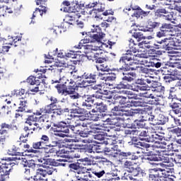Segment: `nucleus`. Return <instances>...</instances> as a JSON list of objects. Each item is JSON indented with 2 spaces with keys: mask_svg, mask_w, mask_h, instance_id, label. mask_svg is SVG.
Masks as SVG:
<instances>
[{
  "mask_svg": "<svg viewBox=\"0 0 181 181\" xmlns=\"http://www.w3.org/2000/svg\"><path fill=\"white\" fill-rule=\"evenodd\" d=\"M94 100H97V95H93V98L88 97L85 99L81 104L82 107L90 110L91 105L93 104L94 105Z\"/></svg>",
  "mask_w": 181,
  "mask_h": 181,
  "instance_id": "nucleus-29",
  "label": "nucleus"
},
{
  "mask_svg": "<svg viewBox=\"0 0 181 181\" xmlns=\"http://www.w3.org/2000/svg\"><path fill=\"white\" fill-rule=\"evenodd\" d=\"M173 132L177 134V136H181V129L180 128L173 129Z\"/></svg>",
  "mask_w": 181,
  "mask_h": 181,
  "instance_id": "nucleus-64",
  "label": "nucleus"
},
{
  "mask_svg": "<svg viewBox=\"0 0 181 181\" xmlns=\"http://www.w3.org/2000/svg\"><path fill=\"white\" fill-rule=\"evenodd\" d=\"M45 146L41 141L35 142L33 144V148L34 149H43Z\"/></svg>",
  "mask_w": 181,
  "mask_h": 181,
  "instance_id": "nucleus-54",
  "label": "nucleus"
},
{
  "mask_svg": "<svg viewBox=\"0 0 181 181\" xmlns=\"http://www.w3.org/2000/svg\"><path fill=\"white\" fill-rule=\"evenodd\" d=\"M54 87L57 88L59 94H62L64 95V92L66 91V83H55L52 84Z\"/></svg>",
  "mask_w": 181,
  "mask_h": 181,
  "instance_id": "nucleus-35",
  "label": "nucleus"
},
{
  "mask_svg": "<svg viewBox=\"0 0 181 181\" xmlns=\"http://www.w3.org/2000/svg\"><path fill=\"white\" fill-rule=\"evenodd\" d=\"M165 21H170L171 23L175 24L176 23L175 22V16L173 15V13H168L165 15L163 16Z\"/></svg>",
  "mask_w": 181,
  "mask_h": 181,
  "instance_id": "nucleus-48",
  "label": "nucleus"
},
{
  "mask_svg": "<svg viewBox=\"0 0 181 181\" xmlns=\"http://www.w3.org/2000/svg\"><path fill=\"white\" fill-rule=\"evenodd\" d=\"M6 135H8V130L5 129H0V142H4L6 139Z\"/></svg>",
  "mask_w": 181,
  "mask_h": 181,
  "instance_id": "nucleus-50",
  "label": "nucleus"
},
{
  "mask_svg": "<svg viewBox=\"0 0 181 181\" xmlns=\"http://www.w3.org/2000/svg\"><path fill=\"white\" fill-rule=\"evenodd\" d=\"M54 132L56 136H59L60 138H66L70 130L74 132V134H80L81 131V127L86 128V129H104L103 125L98 124L97 123H88L87 121H81L80 123H75L72 125L67 126V124L61 122L54 125Z\"/></svg>",
  "mask_w": 181,
  "mask_h": 181,
  "instance_id": "nucleus-6",
  "label": "nucleus"
},
{
  "mask_svg": "<svg viewBox=\"0 0 181 181\" xmlns=\"http://www.w3.org/2000/svg\"><path fill=\"white\" fill-rule=\"evenodd\" d=\"M39 165L43 168H38L35 171L34 180L35 181H47L46 176L47 175H53V172H57L56 167L53 166V159L50 158H39Z\"/></svg>",
  "mask_w": 181,
  "mask_h": 181,
  "instance_id": "nucleus-7",
  "label": "nucleus"
},
{
  "mask_svg": "<svg viewBox=\"0 0 181 181\" xmlns=\"http://www.w3.org/2000/svg\"><path fill=\"white\" fill-rule=\"evenodd\" d=\"M125 135H136V127H134V124L124 130Z\"/></svg>",
  "mask_w": 181,
  "mask_h": 181,
  "instance_id": "nucleus-42",
  "label": "nucleus"
},
{
  "mask_svg": "<svg viewBox=\"0 0 181 181\" xmlns=\"http://www.w3.org/2000/svg\"><path fill=\"white\" fill-rule=\"evenodd\" d=\"M16 160L18 163L22 165L24 168V173L25 175H29L30 173V169H35L36 164L33 160H28L24 156H18L16 157Z\"/></svg>",
  "mask_w": 181,
  "mask_h": 181,
  "instance_id": "nucleus-19",
  "label": "nucleus"
},
{
  "mask_svg": "<svg viewBox=\"0 0 181 181\" xmlns=\"http://www.w3.org/2000/svg\"><path fill=\"white\" fill-rule=\"evenodd\" d=\"M78 83V91H83V93H86V89L87 88V87H88L90 86V84L88 83V82L86 81V78H81Z\"/></svg>",
  "mask_w": 181,
  "mask_h": 181,
  "instance_id": "nucleus-31",
  "label": "nucleus"
},
{
  "mask_svg": "<svg viewBox=\"0 0 181 181\" xmlns=\"http://www.w3.org/2000/svg\"><path fill=\"white\" fill-rule=\"evenodd\" d=\"M69 168L73 170H76V173L81 172V169H83V168L80 167L78 163H71L69 165Z\"/></svg>",
  "mask_w": 181,
  "mask_h": 181,
  "instance_id": "nucleus-49",
  "label": "nucleus"
},
{
  "mask_svg": "<svg viewBox=\"0 0 181 181\" xmlns=\"http://www.w3.org/2000/svg\"><path fill=\"white\" fill-rule=\"evenodd\" d=\"M91 172H93L91 168L88 169L86 167H82L81 171L75 175L76 181H92L94 179V176Z\"/></svg>",
  "mask_w": 181,
  "mask_h": 181,
  "instance_id": "nucleus-20",
  "label": "nucleus"
},
{
  "mask_svg": "<svg viewBox=\"0 0 181 181\" xmlns=\"http://www.w3.org/2000/svg\"><path fill=\"white\" fill-rule=\"evenodd\" d=\"M105 173V171H92L93 176H96L97 177H102V176H104V174Z\"/></svg>",
  "mask_w": 181,
  "mask_h": 181,
  "instance_id": "nucleus-60",
  "label": "nucleus"
},
{
  "mask_svg": "<svg viewBox=\"0 0 181 181\" xmlns=\"http://www.w3.org/2000/svg\"><path fill=\"white\" fill-rule=\"evenodd\" d=\"M82 78H86L89 84H93L97 82V75L94 74L84 73V74L82 75Z\"/></svg>",
  "mask_w": 181,
  "mask_h": 181,
  "instance_id": "nucleus-30",
  "label": "nucleus"
},
{
  "mask_svg": "<svg viewBox=\"0 0 181 181\" xmlns=\"http://www.w3.org/2000/svg\"><path fill=\"white\" fill-rule=\"evenodd\" d=\"M136 70L139 73H144V74H149L151 73V69H148L144 66H138Z\"/></svg>",
  "mask_w": 181,
  "mask_h": 181,
  "instance_id": "nucleus-47",
  "label": "nucleus"
},
{
  "mask_svg": "<svg viewBox=\"0 0 181 181\" xmlns=\"http://www.w3.org/2000/svg\"><path fill=\"white\" fill-rule=\"evenodd\" d=\"M132 104L134 107H144V103L139 100H135L132 102Z\"/></svg>",
  "mask_w": 181,
  "mask_h": 181,
  "instance_id": "nucleus-63",
  "label": "nucleus"
},
{
  "mask_svg": "<svg viewBox=\"0 0 181 181\" xmlns=\"http://www.w3.org/2000/svg\"><path fill=\"white\" fill-rule=\"evenodd\" d=\"M115 91L116 93H118L117 94L113 96V100L116 103H119V105L118 106H114L113 108L111 110V112L114 115H119L120 117H134V115H136V114H141L142 112V109H134V110H126L125 107H128L129 104H127L128 99L129 97L128 96H124L121 94H125L126 95H132L131 92L127 90H119L120 89H117L115 88V85L114 86ZM128 97V98H127Z\"/></svg>",
  "mask_w": 181,
  "mask_h": 181,
  "instance_id": "nucleus-5",
  "label": "nucleus"
},
{
  "mask_svg": "<svg viewBox=\"0 0 181 181\" xmlns=\"http://www.w3.org/2000/svg\"><path fill=\"white\" fill-rule=\"evenodd\" d=\"M91 8H94L95 9L83 11H81V13H76V18H83L84 16H88V15H93V16H94V14H95V11H98V12H104V11H105V4L95 1L93 3H90L86 6V9H91Z\"/></svg>",
  "mask_w": 181,
  "mask_h": 181,
  "instance_id": "nucleus-12",
  "label": "nucleus"
},
{
  "mask_svg": "<svg viewBox=\"0 0 181 181\" xmlns=\"http://www.w3.org/2000/svg\"><path fill=\"white\" fill-rule=\"evenodd\" d=\"M45 112L46 114H53L51 115L52 121L56 119V117H60L63 115L64 112H69V108L62 109L60 105L57 104H49L47 105L45 108L40 110L41 112L37 113V115H42V112Z\"/></svg>",
  "mask_w": 181,
  "mask_h": 181,
  "instance_id": "nucleus-9",
  "label": "nucleus"
},
{
  "mask_svg": "<svg viewBox=\"0 0 181 181\" xmlns=\"http://www.w3.org/2000/svg\"><path fill=\"white\" fill-rule=\"evenodd\" d=\"M156 49H165V50H172L175 49V41L170 40L168 38L157 41L154 43Z\"/></svg>",
  "mask_w": 181,
  "mask_h": 181,
  "instance_id": "nucleus-22",
  "label": "nucleus"
},
{
  "mask_svg": "<svg viewBox=\"0 0 181 181\" xmlns=\"http://www.w3.org/2000/svg\"><path fill=\"white\" fill-rule=\"evenodd\" d=\"M91 33H95L92 35L93 40H95L93 42L90 44H87L88 41L87 40H82L79 42V45H76V49H83L85 50V53L86 54V57L88 60H97L98 63H103V60L100 58V54H103V43L101 41L105 34L103 33L101 31V28L99 25H93L91 30Z\"/></svg>",
  "mask_w": 181,
  "mask_h": 181,
  "instance_id": "nucleus-2",
  "label": "nucleus"
},
{
  "mask_svg": "<svg viewBox=\"0 0 181 181\" xmlns=\"http://www.w3.org/2000/svg\"><path fill=\"white\" fill-rule=\"evenodd\" d=\"M103 127V129H95V133L93 132L92 136L93 139H95V142L96 144H105L107 145V148H105V152H107V155L112 159H117V160H119V156L122 158H129V156H132V153L128 152H122L118 148V143H117V140H114L112 139H107V141H105V135L104 134H101L100 132H97V131H108V129H105V127L104 124H100ZM97 132V133H95Z\"/></svg>",
  "mask_w": 181,
  "mask_h": 181,
  "instance_id": "nucleus-4",
  "label": "nucleus"
},
{
  "mask_svg": "<svg viewBox=\"0 0 181 181\" xmlns=\"http://www.w3.org/2000/svg\"><path fill=\"white\" fill-rule=\"evenodd\" d=\"M100 80L105 81V84H107V81H114L115 76H110L108 74H101L100 76Z\"/></svg>",
  "mask_w": 181,
  "mask_h": 181,
  "instance_id": "nucleus-40",
  "label": "nucleus"
},
{
  "mask_svg": "<svg viewBox=\"0 0 181 181\" xmlns=\"http://www.w3.org/2000/svg\"><path fill=\"white\" fill-rule=\"evenodd\" d=\"M27 83L30 84L31 86H30V91L31 93H37L39 91V84L40 82L39 80H36V78L35 76H30L27 79Z\"/></svg>",
  "mask_w": 181,
  "mask_h": 181,
  "instance_id": "nucleus-26",
  "label": "nucleus"
},
{
  "mask_svg": "<svg viewBox=\"0 0 181 181\" xmlns=\"http://www.w3.org/2000/svg\"><path fill=\"white\" fill-rule=\"evenodd\" d=\"M35 129H36V127H25L24 132L20 136L21 141H22V139H23V138H27V136H29V135H30V134H33V131H35Z\"/></svg>",
  "mask_w": 181,
  "mask_h": 181,
  "instance_id": "nucleus-34",
  "label": "nucleus"
},
{
  "mask_svg": "<svg viewBox=\"0 0 181 181\" xmlns=\"http://www.w3.org/2000/svg\"><path fill=\"white\" fill-rule=\"evenodd\" d=\"M117 71L120 75V78L122 81L119 83L115 85V88L117 90H125L131 89L133 91H136L137 93H147L149 90V86L145 83V79H138L136 83L133 86H131L128 83L134 81L136 77V74L134 72H128V67L122 66L117 69Z\"/></svg>",
  "mask_w": 181,
  "mask_h": 181,
  "instance_id": "nucleus-3",
  "label": "nucleus"
},
{
  "mask_svg": "<svg viewBox=\"0 0 181 181\" xmlns=\"http://www.w3.org/2000/svg\"><path fill=\"white\" fill-rule=\"evenodd\" d=\"M46 8L44 7H41V8H36L35 11H34L33 14V18L32 19H33V18H36L37 15H40V16H43V13H46Z\"/></svg>",
  "mask_w": 181,
  "mask_h": 181,
  "instance_id": "nucleus-43",
  "label": "nucleus"
},
{
  "mask_svg": "<svg viewBox=\"0 0 181 181\" xmlns=\"http://www.w3.org/2000/svg\"><path fill=\"white\" fill-rule=\"evenodd\" d=\"M56 156L66 158L68 160L80 158V154L77 153V144H71L69 148L57 151Z\"/></svg>",
  "mask_w": 181,
  "mask_h": 181,
  "instance_id": "nucleus-13",
  "label": "nucleus"
},
{
  "mask_svg": "<svg viewBox=\"0 0 181 181\" xmlns=\"http://www.w3.org/2000/svg\"><path fill=\"white\" fill-rule=\"evenodd\" d=\"M64 8H61V11H63L64 12H68L69 13H75L74 15V18H77V13H81V11H78L77 9L74 8L73 7H69L70 6V2L69 1H64ZM78 19H80V18H78Z\"/></svg>",
  "mask_w": 181,
  "mask_h": 181,
  "instance_id": "nucleus-28",
  "label": "nucleus"
},
{
  "mask_svg": "<svg viewBox=\"0 0 181 181\" xmlns=\"http://www.w3.org/2000/svg\"><path fill=\"white\" fill-rule=\"evenodd\" d=\"M52 30L53 33H55V35H57V33H62V28L59 26H54Z\"/></svg>",
  "mask_w": 181,
  "mask_h": 181,
  "instance_id": "nucleus-62",
  "label": "nucleus"
},
{
  "mask_svg": "<svg viewBox=\"0 0 181 181\" xmlns=\"http://www.w3.org/2000/svg\"><path fill=\"white\" fill-rule=\"evenodd\" d=\"M135 138H133L132 139V142H129V144H132L134 146V148H136L139 149L137 151V153H145L146 152H148L149 151V148H151V145L144 142V141H135Z\"/></svg>",
  "mask_w": 181,
  "mask_h": 181,
  "instance_id": "nucleus-24",
  "label": "nucleus"
},
{
  "mask_svg": "<svg viewBox=\"0 0 181 181\" xmlns=\"http://www.w3.org/2000/svg\"><path fill=\"white\" fill-rule=\"evenodd\" d=\"M69 95L71 100H76V103H73V105L77 107V105H81V96L78 93H76V88H65L64 95Z\"/></svg>",
  "mask_w": 181,
  "mask_h": 181,
  "instance_id": "nucleus-23",
  "label": "nucleus"
},
{
  "mask_svg": "<svg viewBox=\"0 0 181 181\" xmlns=\"http://www.w3.org/2000/svg\"><path fill=\"white\" fill-rule=\"evenodd\" d=\"M20 107H18V109L16 110L17 112H23L24 111L26 112V100H20Z\"/></svg>",
  "mask_w": 181,
  "mask_h": 181,
  "instance_id": "nucleus-45",
  "label": "nucleus"
},
{
  "mask_svg": "<svg viewBox=\"0 0 181 181\" xmlns=\"http://www.w3.org/2000/svg\"><path fill=\"white\" fill-rule=\"evenodd\" d=\"M25 94V89H21V90H14L11 92V95L18 97V95H23Z\"/></svg>",
  "mask_w": 181,
  "mask_h": 181,
  "instance_id": "nucleus-51",
  "label": "nucleus"
},
{
  "mask_svg": "<svg viewBox=\"0 0 181 181\" xmlns=\"http://www.w3.org/2000/svg\"><path fill=\"white\" fill-rule=\"evenodd\" d=\"M13 166V163L10 161L2 160L0 162V181H5L8 179V175L12 168Z\"/></svg>",
  "mask_w": 181,
  "mask_h": 181,
  "instance_id": "nucleus-17",
  "label": "nucleus"
},
{
  "mask_svg": "<svg viewBox=\"0 0 181 181\" xmlns=\"http://www.w3.org/2000/svg\"><path fill=\"white\" fill-rule=\"evenodd\" d=\"M123 168L125 170L128 171L129 173H132L133 177H145L146 176V172L142 170L140 167L136 165V163L131 160H125L123 163Z\"/></svg>",
  "mask_w": 181,
  "mask_h": 181,
  "instance_id": "nucleus-11",
  "label": "nucleus"
},
{
  "mask_svg": "<svg viewBox=\"0 0 181 181\" xmlns=\"http://www.w3.org/2000/svg\"><path fill=\"white\" fill-rule=\"evenodd\" d=\"M8 45H13V43H16V42H19V38L16 37H12V36H8Z\"/></svg>",
  "mask_w": 181,
  "mask_h": 181,
  "instance_id": "nucleus-53",
  "label": "nucleus"
},
{
  "mask_svg": "<svg viewBox=\"0 0 181 181\" xmlns=\"http://www.w3.org/2000/svg\"><path fill=\"white\" fill-rule=\"evenodd\" d=\"M170 124L172 128L179 127V125H180V119L173 116H171V118L170 119Z\"/></svg>",
  "mask_w": 181,
  "mask_h": 181,
  "instance_id": "nucleus-41",
  "label": "nucleus"
},
{
  "mask_svg": "<svg viewBox=\"0 0 181 181\" xmlns=\"http://www.w3.org/2000/svg\"><path fill=\"white\" fill-rule=\"evenodd\" d=\"M49 136H47V135H42L41 136L40 142H42V145L45 146V144H49Z\"/></svg>",
  "mask_w": 181,
  "mask_h": 181,
  "instance_id": "nucleus-61",
  "label": "nucleus"
},
{
  "mask_svg": "<svg viewBox=\"0 0 181 181\" xmlns=\"http://www.w3.org/2000/svg\"><path fill=\"white\" fill-rule=\"evenodd\" d=\"M76 107V108L72 110L73 114H75L74 117H77V118H79L80 121H86V110L83 108H80V105Z\"/></svg>",
  "mask_w": 181,
  "mask_h": 181,
  "instance_id": "nucleus-27",
  "label": "nucleus"
},
{
  "mask_svg": "<svg viewBox=\"0 0 181 181\" xmlns=\"http://www.w3.org/2000/svg\"><path fill=\"white\" fill-rule=\"evenodd\" d=\"M76 146H77V148H76L77 152H83L86 155H88V153H94V147H93L92 148L84 147L78 150V146L76 145Z\"/></svg>",
  "mask_w": 181,
  "mask_h": 181,
  "instance_id": "nucleus-44",
  "label": "nucleus"
},
{
  "mask_svg": "<svg viewBox=\"0 0 181 181\" xmlns=\"http://www.w3.org/2000/svg\"><path fill=\"white\" fill-rule=\"evenodd\" d=\"M163 80L165 83H170V81H175V80H176V76L172 74H168L163 76Z\"/></svg>",
  "mask_w": 181,
  "mask_h": 181,
  "instance_id": "nucleus-46",
  "label": "nucleus"
},
{
  "mask_svg": "<svg viewBox=\"0 0 181 181\" xmlns=\"http://www.w3.org/2000/svg\"><path fill=\"white\" fill-rule=\"evenodd\" d=\"M129 42V49L127 50V52L121 57L119 62L124 63L128 66V62H132L135 59V53L138 52V47L141 49H151V45L146 41H143L139 42L138 44L135 43V40L130 39Z\"/></svg>",
  "mask_w": 181,
  "mask_h": 181,
  "instance_id": "nucleus-8",
  "label": "nucleus"
},
{
  "mask_svg": "<svg viewBox=\"0 0 181 181\" xmlns=\"http://www.w3.org/2000/svg\"><path fill=\"white\" fill-rule=\"evenodd\" d=\"M135 128H144L145 127V123L142 121H135L133 125Z\"/></svg>",
  "mask_w": 181,
  "mask_h": 181,
  "instance_id": "nucleus-57",
  "label": "nucleus"
},
{
  "mask_svg": "<svg viewBox=\"0 0 181 181\" xmlns=\"http://www.w3.org/2000/svg\"><path fill=\"white\" fill-rule=\"evenodd\" d=\"M71 75L72 76V78L75 80L76 81H78L81 78H83V76H78V74H77V71H71Z\"/></svg>",
  "mask_w": 181,
  "mask_h": 181,
  "instance_id": "nucleus-55",
  "label": "nucleus"
},
{
  "mask_svg": "<svg viewBox=\"0 0 181 181\" xmlns=\"http://www.w3.org/2000/svg\"><path fill=\"white\" fill-rule=\"evenodd\" d=\"M50 57L49 59H51ZM52 60L57 59L59 63L62 62V59H76V54L73 51L65 52L62 50H59L57 48L54 57L52 58Z\"/></svg>",
  "mask_w": 181,
  "mask_h": 181,
  "instance_id": "nucleus-21",
  "label": "nucleus"
},
{
  "mask_svg": "<svg viewBox=\"0 0 181 181\" xmlns=\"http://www.w3.org/2000/svg\"><path fill=\"white\" fill-rule=\"evenodd\" d=\"M37 121V117H36L35 115H31L27 118L25 121V124H28L30 127H32V125H33V127H36L37 128H39V124L36 122Z\"/></svg>",
  "mask_w": 181,
  "mask_h": 181,
  "instance_id": "nucleus-32",
  "label": "nucleus"
},
{
  "mask_svg": "<svg viewBox=\"0 0 181 181\" xmlns=\"http://www.w3.org/2000/svg\"><path fill=\"white\" fill-rule=\"evenodd\" d=\"M4 43H5L4 39L0 37V54L8 53V52H9V49H11V47L8 45H4Z\"/></svg>",
  "mask_w": 181,
  "mask_h": 181,
  "instance_id": "nucleus-37",
  "label": "nucleus"
},
{
  "mask_svg": "<svg viewBox=\"0 0 181 181\" xmlns=\"http://www.w3.org/2000/svg\"><path fill=\"white\" fill-rule=\"evenodd\" d=\"M160 29L163 30L165 33V34L172 36V30H173V28L172 27V25L164 23L160 27Z\"/></svg>",
  "mask_w": 181,
  "mask_h": 181,
  "instance_id": "nucleus-38",
  "label": "nucleus"
},
{
  "mask_svg": "<svg viewBox=\"0 0 181 181\" xmlns=\"http://www.w3.org/2000/svg\"><path fill=\"white\" fill-rule=\"evenodd\" d=\"M170 108H172L173 112L176 115L181 117V104L177 103H174L170 105Z\"/></svg>",
  "mask_w": 181,
  "mask_h": 181,
  "instance_id": "nucleus-33",
  "label": "nucleus"
},
{
  "mask_svg": "<svg viewBox=\"0 0 181 181\" xmlns=\"http://www.w3.org/2000/svg\"><path fill=\"white\" fill-rule=\"evenodd\" d=\"M172 158L168 154L164 153L160 155L152 154L150 156H145L143 157V160H146L147 163L153 165V166H161L163 168H154L149 170L150 173L152 172H157L155 174H150L148 176V180L150 181H175L176 177L170 175V168L173 166L172 162H170Z\"/></svg>",
  "mask_w": 181,
  "mask_h": 181,
  "instance_id": "nucleus-1",
  "label": "nucleus"
},
{
  "mask_svg": "<svg viewBox=\"0 0 181 181\" xmlns=\"http://www.w3.org/2000/svg\"><path fill=\"white\" fill-rule=\"evenodd\" d=\"M136 32L134 33V31L130 30L129 33L132 34V36L136 40V42H141L143 39H145L144 37V34L142 33L136 31V29H135Z\"/></svg>",
  "mask_w": 181,
  "mask_h": 181,
  "instance_id": "nucleus-36",
  "label": "nucleus"
},
{
  "mask_svg": "<svg viewBox=\"0 0 181 181\" xmlns=\"http://www.w3.org/2000/svg\"><path fill=\"white\" fill-rule=\"evenodd\" d=\"M148 67H156V69H159L160 66H162V64L160 62H149V64L147 65Z\"/></svg>",
  "mask_w": 181,
  "mask_h": 181,
  "instance_id": "nucleus-59",
  "label": "nucleus"
},
{
  "mask_svg": "<svg viewBox=\"0 0 181 181\" xmlns=\"http://www.w3.org/2000/svg\"><path fill=\"white\" fill-rule=\"evenodd\" d=\"M147 142L154 143L155 148H158V149H165L160 151V152H166V149L168 151H172L173 148L172 147V144H168L165 141H162L163 139V136L159 135L158 133H153V134L150 135V138H147Z\"/></svg>",
  "mask_w": 181,
  "mask_h": 181,
  "instance_id": "nucleus-10",
  "label": "nucleus"
},
{
  "mask_svg": "<svg viewBox=\"0 0 181 181\" xmlns=\"http://www.w3.org/2000/svg\"><path fill=\"white\" fill-rule=\"evenodd\" d=\"M63 71H64V69H59V76L57 78H53L51 81V84L63 83L65 84V88H76V81L73 79H67L66 74Z\"/></svg>",
  "mask_w": 181,
  "mask_h": 181,
  "instance_id": "nucleus-15",
  "label": "nucleus"
},
{
  "mask_svg": "<svg viewBox=\"0 0 181 181\" xmlns=\"http://www.w3.org/2000/svg\"><path fill=\"white\" fill-rule=\"evenodd\" d=\"M86 129L88 130L87 132H83L81 130V132L78 133V135L82 138H88V136H91V134H93V132L95 133V129L90 128Z\"/></svg>",
  "mask_w": 181,
  "mask_h": 181,
  "instance_id": "nucleus-39",
  "label": "nucleus"
},
{
  "mask_svg": "<svg viewBox=\"0 0 181 181\" xmlns=\"http://www.w3.org/2000/svg\"><path fill=\"white\" fill-rule=\"evenodd\" d=\"M110 98L107 94L103 95H96V99L94 101V105H95V108L97 111L101 114V112H105L107 111V105H105L103 101H105L106 104L109 105L110 108L111 107H114V103H111V100H109Z\"/></svg>",
  "mask_w": 181,
  "mask_h": 181,
  "instance_id": "nucleus-14",
  "label": "nucleus"
},
{
  "mask_svg": "<svg viewBox=\"0 0 181 181\" xmlns=\"http://www.w3.org/2000/svg\"><path fill=\"white\" fill-rule=\"evenodd\" d=\"M92 112H94L90 113V118L93 121H100V119H103V117H106L105 121L108 122L110 125H118V118L117 117L112 118V117L108 115L95 112L94 110H92Z\"/></svg>",
  "mask_w": 181,
  "mask_h": 181,
  "instance_id": "nucleus-16",
  "label": "nucleus"
},
{
  "mask_svg": "<svg viewBox=\"0 0 181 181\" xmlns=\"http://www.w3.org/2000/svg\"><path fill=\"white\" fill-rule=\"evenodd\" d=\"M153 93H149L147 92L139 93V97H144L145 98H151L157 101L158 98L156 97H162L165 94V87L161 86L156 88V89H152Z\"/></svg>",
  "mask_w": 181,
  "mask_h": 181,
  "instance_id": "nucleus-18",
  "label": "nucleus"
},
{
  "mask_svg": "<svg viewBox=\"0 0 181 181\" xmlns=\"http://www.w3.org/2000/svg\"><path fill=\"white\" fill-rule=\"evenodd\" d=\"M70 17H66V21L62 24V28H65V29H67L69 28V25H73V19H69Z\"/></svg>",
  "mask_w": 181,
  "mask_h": 181,
  "instance_id": "nucleus-52",
  "label": "nucleus"
},
{
  "mask_svg": "<svg viewBox=\"0 0 181 181\" xmlns=\"http://www.w3.org/2000/svg\"><path fill=\"white\" fill-rule=\"evenodd\" d=\"M149 26L151 28V29H158V28L160 27V23L156 21H151L149 23Z\"/></svg>",
  "mask_w": 181,
  "mask_h": 181,
  "instance_id": "nucleus-56",
  "label": "nucleus"
},
{
  "mask_svg": "<svg viewBox=\"0 0 181 181\" xmlns=\"http://www.w3.org/2000/svg\"><path fill=\"white\" fill-rule=\"evenodd\" d=\"M153 133H156L153 128L144 129L141 130L136 129V135L138 136H142L145 141L148 142V138H151V135H153Z\"/></svg>",
  "mask_w": 181,
  "mask_h": 181,
  "instance_id": "nucleus-25",
  "label": "nucleus"
},
{
  "mask_svg": "<svg viewBox=\"0 0 181 181\" xmlns=\"http://www.w3.org/2000/svg\"><path fill=\"white\" fill-rule=\"evenodd\" d=\"M148 122L151 124V125H156L158 122H156V119H155V115H152V113L150 114V116H148Z\"/></svg>",
  "mask_w": 181,
  "mask_h": 181,
  "instance_id": "nucleus-58",
  "label": "nucleus"
}]
</instances>
